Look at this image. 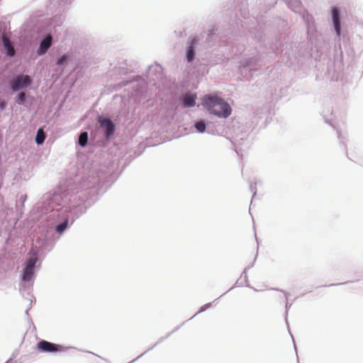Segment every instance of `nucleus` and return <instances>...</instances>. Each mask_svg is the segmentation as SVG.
Instances as JSON below:
<instances>
[{
  "mask_svg": "<svg viewBox=\"0 0 363 363\" xmlns=\"http://www.w3.org/2000/svg\"><path fill=\"white\" fill-rule=\"evenodd\" d=\"M197 40L194 38L191 40V45L187 50L186 58L189 62H191L194 57V45L196 43Z\"/></svg>",
  "mask_w": 363,
  "mask_h": 363,
  "instance_id": "1a4fd4ad",
  "label": "nucleus"
},
{
  "mask_svg": "<svg viewBox=\"0 0 363 363\" xmlns=\"http://www.w3.org/2000/svg\"><path fill=\"white\" fill-rule=\"evenodd\" d=\"M88 140V134L86 132L82 133L79 137V144L84 147L86 145Z\"/></svg>",
  "mask_w": 363,
  "mask_h": 363,
  "instance_id": "f8f14e48",
  "label": "nucleus"
},
{
  "mask_svg": "<svg viewBox=\"0 0 363 363\" xmlns=\"http://www.w3.org/2000/svg\"><path fill=\"white\" fill-rule=\"evenodd\" d=\"M30 82L28 75H19L11 81V88L13 91H17L27 86Z\"/></svg>",
  "mask_w": 363,
  "mask_h": 363,
  "instance_id": "f03ea898",
  "label": "nucleus"
},
{
  "mask_svg": "<svg viewBox=\"0 0 363 363\" xmlns=\"http://www.w3.org/2000/svg\"><path fill=\"white\" fill-rule=\"evenodd\" d=\"M2 40H3L4 46L7 50L8 55H9L11 57L15 55V50H14L13 45H11L10 40L8 38H6V36H3Z\"/></svg>",
  "mask_w": 363,
  "mask_h": 363,
  "instance_id": "0eeeda50",
  "label": "nucleus"
},
{
  "mask_svg": "<svg viewBox=\"0 0 363 363\" xmlns=\"http://www.w3.org/2000/svg\"><path fill=\"white\" fill-rule=\"evenodd\" d=\"M100 125L106 130V138H108L111 135H113L114 130H115V125L110 119H108V118L101 119Z\"/></svg>",
  "mask_w": 363,
  "mask_h": 363,
  "instance_id": "20e7f679",
  "label": "nucleus"
},
{
  "mask_svg": "<svg viewBox=\"0 0 363 363\" xmlns=\"http://www.w3.org/2000/svg\"><path fill=\"white\" fill-rule=\"evenodd\" d=\"M67 220H65L63 223L59 224L56 227V231L59 233L64 232L67 227Z\"/></svg>",
  "mask_w": 363,
  "mask_h": 363,
  "instance_id": "ddd939ff",
  "label": "nucleus"
},
{
  "mask_svg": "<svg viewBox=\"0 0 363 363\" xmlns=\"http://www.w3.org/2000/svg\"><path fill=\"white\" fill-rule=\"evenodd\" d=\"M332 17L334 23L335 30L337 34V35H340V14L339 11L337 9H333L332 11Z\"/></svg>",
  "mask_w": 363,
  "mask_h": 363,
  "instance_id": "39448f33",
  "label": "nucleus"
},
{
  "mask_svg": "<svg viewBox=\"0 0 363 363\" xmlns=\"http://www.w3.org/2000/svg\"><path fill=\"white\" fill-rule=\"evenodd\" d=\"M51 43H52V37H51V35H48L41 42L39 49H38V53L40 55H43V54L45 53L46 51L48 50V48L50 47Z\"/></svg>",
  "mask_w": 363,
  "mask_h": 363,
  "instance_id": "423d86ee",
  "label": "nucleus"
},
{
  "mask_svg": "<svg viewBox=\"0 0 363 363\" xmlns=\"http://www.w3.org/2000/svg\"><path fill=\"white\" fill-rule=\"evenodd\" d=\"M25 98H26L25 93L24 92H21L17 96L16 102L18 104H23V102L25 101Z\"/></svg>",
  "mask_w": 363,
  "mask_h": 363,
  "instance_id": "dca6fc26",
  "label": "nucleus"
},
{
  "mask_svg": "<svg viewBox=\"0 0 363 363\" xmlns=\"http://www.w3.org/2000/svg\"><path fill=\"white\" fill-rule=\"evenodd\" d=\"M195 127L200 133H203L206 130V124L204 123L203 121L197 122L195 125Z\"/></svg>",
  "mask_w": 363,
  "mask_h": 363,
  "instance_id": "2eb2a0df",
  "label": "nucleus"
},
{
  "mask_svg": "<svg viewBox=\"0 0 363 363\" xmlns=\"http://www.w3.org/2000/svg\"><path fill=\"white\" fill-rule=\"evenodd\" d=\"M45 139V134L43 128H39L37 131V134L35 136V142L37 144L40 145L43 144Z\"/></svg>",
  "mask_w": 363,
  "mask_h": 363,
  "instance_id": "9d476101",
  "label": "nucleus"
},
{
  "mask_svg": "<svg viewBox=\"0 0 363 363\" xmlns=\"http://www.w3.org/2000/svg\"><path fill=\"white\" fill-rule=\"evenodd\" d=\"M34 274V269L26 267L23 274V281H30Z\"/></svg>",
  "mask_w": 363,
  "mask_h": 363,
  "instance_id": "9b49d317",
  "label": "nucleus"
},
{
  "mask_svg": "<svg viewBox=\"0 0 363 363\" xmlns=\"http://www.w3.org/2000/svg\"><path fill=\"white\" fill-rule=\"evenodd\" d=\"M38 349L44 352H55L62 350L60 345H55L45 340H41L38 343Z\"/></svg>",
  "mask_w": 363,
  "mask_h": 363,
  "instance_id": "7ed1b4c3",
  "label": "nucleus"
},
{
  "mask_svg": "<svg viewBox=\"0 0 363 363\" xmlns=\"http://www.w3.org/2000/svg\"><path fill=\"white\" fill-rule=\"evenodd\" d=\"M196 96L192 94H187L184 98V107H192L195 105Z\"/></svg>",
  "mask_w": 363,
  "mask_h": 363,
  "instance_id": "6e6552de",
  "label": "nucleus"
},
{
  "mask_svg": "<svg viewBox=\"0 0 363 363\" xmlns=\"http://www.w3.org/2000/svg\"><path fill=\"white\" fill-rule=\"evenodd\" d=\"M36 262L37 258L35 257H30L27 260L26 267L34 269Z\"/></svg>",
  "mask_w": 363,
  "mask_h": 363,
  "instance_id": "4468645a",
  "label": "nucleus"
},
{
  "mask_svg": "<svg viewBox=\"0 0 363 363\" xmlns=\"http://www.w3.org/2000/svg\"><path fill=\"white\" fill-rule=\"evenodd\" d=\"M202 104L211 113L218 117L227 118L231 113L229 104L219 97L206 95L203 97Z\"/></svg>",
  "mask_w": 363,
  "mask_h": 363,
  "instance_id": "f257e3e1",
  "label": "nucleus"
}]
</instances>
